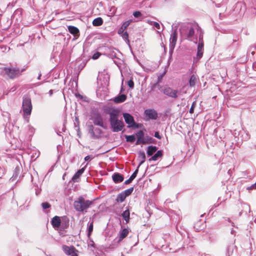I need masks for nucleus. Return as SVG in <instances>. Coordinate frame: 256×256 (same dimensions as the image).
<instances>
[{"instance_id":"nucleus-1","label":"nucleus","mask_w":256,"mask_h":256,"mask_svg":"<svg viewBox=\"0 0 256 256\" xmlns=\"http://www.w3.org/2000/svg\"><path fill=\"white\" fill-rule=\"evenodd\" d=\"M199 26L197 24H184L180 28V36L185 40L194 42L197 44V37L195 35V30H198Z\"/></svg>"},{"instance_id":"nucleus-2","label":"nucleus","mask_w":256,"mask_h":256,"mask_svg":"<svg viewBox=\"0 0 256 256\" xmlns=\"http://www.w3.org/2000/svg\"><path fill=\"white\" fill-rule=\"evenodd\" d=\"M109 114V122L110 128L113 132H118L122 130L124 124L122 119L120 120L119 110L116 108H110L106 111Z\"/></svg>"},{"instance_id":"nucleus-3","label":"nucleus","mask_w":256,"mask_h":256,"mask_svg":"<svg viewBox=\"0 0 256 256\" xmlns=\"http://www.w3.org/2000/svg\"><path fill=\"white\" fill-rule=\"evenodd\" d=\"M26 68L20 70L18 68H14L12 66L8 67H4L2 68L1 74L10 79H14L20 76Z\"/></svg>"},{"instance_id":"nucleus-4","label":"nucleus","mask_w":256,"mask_h":256,"mask_svg":"<svg viewBox=\"0 0 256 256\" xmlns=\"http://www.w3.org/2000/svg\"><path fill=\"white\" fill-rule=\"evenodd\" d=\"M92 204V201L86 200L82 196H80L78 198L77 200L74 201V208L75 210L78 212H86V210Z\"/></svg>"},{"instance_id":"nucleus-5","label":"nucleus","mask_w":256,"mask_h":256,"mask_svg":"<svg viewBox=\"0 0 256 256\" xmlns=\"http://www.w3.org/2000/svg\"><path fill=\"white\" fill-rule=\"evenodd\" d=\"M22 108L24 114L30 116L32 110L31 99L28 96H24L22 98Z\"/></svg>"},{"instance_id":"nucleus-6","label":"nucleus","mask_w":256,"mask_h":256,"mask_svg":"<svg viewBox=\"0 0 256 256\" xmlns=\"http://www.w3.org/2000/svg\"><path fill=\"white\" fill-rule=\"evenodd\" d=\"M90 119L94 125L100 126L104 129L107 128L106 126L104 124L103 118L100 113L95 112L93 114Z\"/></svg>"},{"instance_id":"nucleus-7","label":"nucleus","mask_w":256,"mask_h":256,"mask_svg":"<svg viewBox=\"0 0 256 256\" xmlns=\"http://www.w3.org/2000/svg\"><path fill=\"white\" fill-rule=\"evenodd\" d=\"M123 116L125 122L128 124V128H138V124L134 122L133 116L130 114L124 113L123 114Z\"/></svg>"},{"instance_id":"nucleus-8","label":"nucleus","mask_w":256,"mask_h":256,"mask_svg":"<svg viewBox=\"0 0 256 256\" xmlns=\"http://www.w3.org/2000/svg\"><path fill=\"white\" fill-rule=\"evenodd\" d=\"M178 91L176 90H173L168 86H166L163 90V92L164 94L174 98H178Z\"/></svg>"},{"instance_id":"nucleus-9","label":"nucleus","mask_w":256,"mask_h":256,"mask_svg":"<svg viewBox=\"0 0 256 256\" xmlns=\"http://www.w3.org/2000/svg\"><path fill=\"white\" fill-rule=\"evenodd\" d=\"M144 114L146 117L150 120H156L158 116L157 112L153 108L146 110Z\"/></svg>"},{"instance_id":"nucleus-10","label":"nucleus","mask_w":256,"mask_h":256,"mask_svg":"<svg viewBox=\"0 0 256 256\" xmlns=\"http://www.w3.org/2000/svg\"><path fill=\"white\" fill-rule=\"evenodd\" d=\"M136 136L137 138L136 144H146V142L144 139V132L142 130H140L136 134Z\"/></svg>"},{"instance_id":"nucleus-11","label":"nucleus","mask_w":256,"mask_h":256,"mask_svg":"<svg viewBox=\"0 0 256 256\" xmlns=\"http://www.w3.org/2000/svg\"><path fill=\"white\" fill-rule=\"evenodd\" d=\"M112 179L116 184L122 182L124 180L123 175L118 172H114L112 176Z\"/></svg>"},{"instance_id":"nucleus-12","label":"nucleus","mask_w":256,"mask_h":256,"mask_svg":"<svg viewBox=\"0 0 256 256\" xmlns=\"http://www.w3.org/2000/svg\"><path fill=\"white\" fill-rule=\"evenodd\" d=\"M62 250L64 253L68 255L71 256L76 253V249L72 246H68L66 245L62 246Z\"/></svg>"},{"instance_id":"nucleus-13","label":"nucleus","mask_w":256,"mask_h":256,"mask_svg":"<svg viewBox=\"0 0 256 256\" xmlns=\"http://www.w3.org/2000/svg\"><path fill=\"white\" fill-rule=\"evenodd\" d=\"M177 40V32L175 30L170 36V47L172 48H174L175 47L176 42Z\"/></svg>"},{"instance_id":"nucleus-14","label":"nucleus","mask_w":256,"mask_h":256,"mask_svg":"<svg viewBox=\"0 0 256 256\" xmlns=\"http://www.w3.org/2000/svg\"><path fill=\"white\" fill-rule=\"evenodd\" d=\"M130 230L129 228H124L120 230L119 232V237L118 242H121L124 238L128 234Z\"/></svg>"},{"instance_id":"nucleus-15","label":"nucleus","mask_w":256,"mask_h":256,"mask_svg":"<svg viewBox=\"0 0 256 256\" xmlns=\"http://www.w3.org/2000/svg\"><path fill=\"white\" fill-rule=\"evenodd\" d=\"M51 223L54 228H59L61 224L60 218L58 216H54L52 220Z\"/></svg>"},{"instance_id":"nucleus-16","label":"nucleus","mask_w":256,"mask_h":256,"mask_svg":"<svg viewBox=\"0 0 256 256\" xmlns=\"http://www.w3.org/2000/svg\"><path fill=\"white\" fill-rule=\"evenodd\" d=\"M146 154L144 152L140 151L138 153V160L140 162L138 166V168H140V166L144 163L146 160Z\"/></svg>"},{"instance_id":"nucleus-17","label":"nucleus","mask_w":256,"mask_h":256,"mask_svg":"<svg viewBox=\"0 0 256 256\" xmlns=\"http://www.w3.org/2000/svg\"><path fill=\"white\" fill-rule=\"evenodd\" d=\"M84 168H83L78 170L74 175L72 178V180L74 182H78L81 175L84 173Z\"/></svg>"},{"instance_id":"nucleus-18","label":"nucleus","mask_w":256,"mask_h":256,"mask_svg":"<svg viewBox=\"0 0 256 256\" xmlns=\"http://www.w3.org/2000/svg\"><path fill=\"white\" fill-rule=\"evenodd\" d=\"M163 152L162 150H158L156 153L152 156L150 158L148 159L150 162V161H156L158 160L160 158H161L162 156Z\"/></svg>"},{"instance_id":"nucleus-19","label":"nucleus","mask_w":256,"mask_h":256,"mask_svg":"<svg viewBox=\"0 0 256 256\" xmlns=\"http://www.w3.org/2000/svg\"><path fill=\"white\" fill-rule=\"evenodd\" d=\"M204 44L198 42L197 48V56L200 58L203 55Z\"/></svg>"},{"instance_id":"nucleus-20","label":"nucleus","mask_w":256,"mask_h":256,"mask_svg":"<svg viewBox=\"0 0 256 256\" xmlns=\"http://www.w3.org/2000/svg\"><path fill=\"white\" fill-rule=\"evenodd\" d=\"M126 98V95L124 94H120L116 96L114 99V102L116 104H119L124 102Z\"/></svg>"},{"instance_id":"nucleus-21","label":"nucleus","mask_w":256,"mask_h":256,"mask_svg":"<svg viewBox=\"0 0 256 256\" xmlns=\"http://www.w3.org/2000/svg\"><path fill=\"white\" fill-rule=\"evenodd\" d=\"M102 133V131L101 129L98 128H94V134L95 136H91V138L96 139L100 137L101 134Z\"/></svg>"},{"instance_id":"nucleus-22","label":"nucleus","mask_w":256,"mask_h":256,"mask_svg":"<svg viewBox=\"0 0 256 256\" xmlns=\"http://www.w3.org/2000/svg\"><path fill=\"white\" fill-rule=\"evenodd\" d=\"M130 215V210L128 209L124 210L122 214V216L123 219L126 221V224L128 223L129 222Z\"/></svg>"},{"instance_id":"nucleus-23","label":"nucleus","mask_w":256,"mask_h":256,"mask_svg":"<svg viewBox=\"0 0 256 256\" xmlns=\"http://www.w3.org/2000/svg\"><path fill=\"white\" fill-rule=\"evenodd\" d=\"M157 148L156 146H150L148 148L147 154L148 156L152 155L154 152H156Z\"/></svg>"},{"instance_id":"nucleus-24","label":"nucleus","mask_w":256,"mask_h":256,"mask_svg":"<svg viewBox=\"0 0 256 256\" xmlns=\"http://www.w3.org/2000/svg\"><path fill=\"white\" fill-rule=\"evenodd\" d=\"M20 170H21L20 166H17L16 167L12 176L11 178L12 180H15L18 178L20 172Z\"/></svg>"},{"instance_id":"nucleus-25","label":"nucleus","mask_w":256,"mask_h":256,"mask_svg":"<svg viewBox=\"0 0 256 256\" xmlns=\"http://www.w3.org/2000/svg\"><path fill=\"white\" fill-rule=\"evenodd\" d=\"M68 30L69 32L74 35H76L79 33L78 29L74 26H68Z\"/></svg>"},{"instance_id":"nucleus-26","label":"nucleus","mask_w":256,"mask_h":256,"mask_svg":"<svg viewBox=\"0 0 256 256\" xmlns=\"http://www.w3.org/2000/svg\"><path fill=\"white\" fill-rule=\"evenodd\" d=\"M197 33L198 35V42H202L204 44V31L200 26H199V28H198L197 30Z\"/></svg>"},{"instance_id":"nucleus-27","label":"nucleus","mask_w":256,"mask_h":256,"mask_svg":"<svg viewBox=\"0 0 256 256\" xmlns=\"http://www.w3.org/2000/svg\"><path fill=\"white\" fill-rule=\"evenodd\" d=\"M68 225H69V220L67 218H64L62 220V222H61V224H60L61 228L64 230V229L68 228Z\"/></svg>"},{"instance_id":"nucleus-28","label":"nucleus","mask_w":256,"mask_h":256,"mask_svg":"<svg viewBox=\"0 0 256 256\" xmlns=\"http://www.w3.org/2000/svg\"><path fill=\"white\" fill-rule=\"evenodd\" d=\"M103 20L101 18H94L92 21V24L94 26H100L102 25Z\"/></svg>"},{"instance_id":"nucleus-29","label":"nucleus","mask_w":256,"mask_h":256,"mask_svg":"<svg viewBox=\"0 0 256 256\" xmlns=\"http://www.w3.org/2000/svg\"><path fill=\"white\" fill-rule=\"evenodd\" d=\"M126 198V197L125 196L124 194L122 192L117 196L116 200L118 202H122L125 200Z\"/></svg>"},{"instance_id":"nucleus-30","label":"nucleus","mask_w":256,"mask_h":256,"mask_svg":"<svg viewBox=\"0 0 256 256\" xmlns=\"http://www.w3.org/2000/svg\"><path fill=\"white\" fill-rule=\"evenodd\" d=\"M108 50H109L110 53L108 54V56L111 58H116V53L115 52V50L116 49H114L112 48H108Z\"/></svg>"},{"instance_id":"nucleus-31","label":"nucleus","mask_w":256,"mask_h":256,"mask_svg":"<svg viewBox=\"0 0 256 256\" xmlns=\"http://www.w3.org/2000/svg\"><path fill=\"white\" fill-rule=\"evenodd\" d=\"M196 76L194 74H192L190 76V80L189 81L190 86H194L196 84Z\"/></svg>"},{"instance_id":"nucleus-32","label":"nucleus","mask_w":256,"mask_h":256,"mask_svg":"<svg viewBox=\"0 0 256 256\" xmlns=\"http://www.w3.org/2000/svg\"><path fill=\"white\" fill-rule=\"evenodd\" d=\"M88 133L90 134V136H95V135L94 134V126L92 124H88Z\"/></svg>"},{"instance_id":"nucleus-33","label":"nucleus","mask_w":256,"mask_h":256,"mask_svg":"<svg viewBox=\"0 0 256 256\" xmlns=\"http://www.w3.org/2000/svg\"><path fill=\"white\" fill-rule=\"evenodd\" d=\"M126 140L127 142H134L136 140V136L134 134L130 135V136H125Z\"/></svg>"},{"instance_id":"nucleus-34","label":"nucleus","mask_w":256,"mask_h":256,"mask_svg":"<svg viewBox=\"0 0 256 256\" xmlns=\"http://www.w3.org/2000/svg\"><path fill=\"white\" fill-rule=\"evenodd\" d=\"M133 190H134V187H131L122 192L124 194L125 196L127 197L128 196L132 194Z\"/></svg>"},{"instance_id":"nucleus-35","label":"nucleus","mask_w":256,"mask_h":256,"mask_svg":"<svg viewBox=\"0 0 256 256\" xmlns=\"http://www.w3.org/2000/svg\"><path fill=\"white\" fill-rule=\"evenodd\" d=\"M93 230V222L88 224V236H90Z\"/></svg>"},{"instance_id":"nucleus-36","label":"nucleus","mask_w":256,"mask_h":256,"mask_svg":"<svg viewBox=\"0 0 256 256\" xmlns=\"http://www.w3.org/2000/svg\"><path fill=\"white\" fill-rule=\"evenodd\" d=\"M121 36L123 39L126 41L127 43H129L128 34L127 32H124L121 34Z\"/></svg>"},{"instance_id":"nucleus-37","label":"nucleus","mask_w":256,"mask_h":256,"mask_svg":"<svg viewBox=\"0 0 256 256\" xmlns=\"http://www.w3.org/2000/svg\"><path fill=\"white\" fill-rule=\"evenodd\" d=\"M132 22V20H129L124 22L121 27H122L124 30L126 29V28Z\"/></svg>"},{"instance_id":"nucleus-38","label":"nucleus","mask_w":256,"mask_h":256,"mask_svg":"<svg viewBox=\"0 0 256 256\" xmlns=\"http://www.w3.org/2000/svg\"><path fill=\"white\" fill-rule=\"evenodd\" d=\"M148 22L150 24H154V26L157 29L160 30V24L157 22H152L150 20H148Z\"/></svg>"},{"instance_id":"nucleus-39","label":"nucleus","mask_w":256,"mask_h":256,"mask_svg":"<svg viewBox=\"0 0 256 256\" xmlns=\"http://www.w3.org/2000/svg\"><path fill=\"white\" fill-rule=\"evenodd\" d=\"M42 206L43 209L45 210L50 208V204L47 202H42Z\"/></svg>"},{"instance_id":"nucleus-40","label":"nucleus","mask_w":256,"mask_h":256,"mask_svg":"<svg viewBox=\"0 0 256 256\" xmlns=\"http://www.w3.org/2000/svg\"><path fill=\"white\" fill-rule=\"evenodd\" d=\"M142 15V13L140 11H136L133 13V16L136 18H140Z\"/></svg>"},{"instance_id":"nucleus-41","label":"nucleus","mask_w":256,"mask_h":256,"mask_svg":"<svg viewBox=\"0 0 256 256\" xmlns=\"http://www.w3.org/2000/svg\"><path fill=\"white\" fill-rule=\"evenodd\" d=\"M138 168H136V170L134 172V173L131 175V176H130V178L133 180L136 177V176H137V174H138Z\"/></svg>"},{"instance_id":"nucleus-42","label":"nucleus","mask_w":256,"mask_h":256,"mask_svg":"<svg viewBox=\"0 0 256 256\" xmlns=\"http://www.w3.org/2000/svg\"><path fill=\"white\" fill-rule=\"evenodd\" d=\"M28 132L30 134H34V131H35V129L30 125L28 126Z\"/></svg>"},{"instance_id":"nucleus-43","label":"nucleus","mask_w":256,"mask_h":256,"mask_svg":"<svg viewBox=\"0 0 256 256\" xmlns=\"http://www.w3.org/2000/svg\"><path fill=\"white\" fill-rule=\"evenodd\" d=\"M101 54H102L101 53H100L99 52H96L93 54L92 58L93 60H96L100 57V56Z\"/></svg>"},{"instance_id":"nucleus-44","label":"nucleus","mask_w":256,"mask_h":256,"mask_svg":"<svg viewBox=\"0 0 256 256\" xmlns=\"http://www.w3.org/2000/svg\"><path fill=\"white\" fill-rule=\"evenodd\" d=\"M128 84L130 88H134V82L132 80H130L128 82Z\"/></svg>"},{"instance_id":"nucleus-45","label":"nucleus","mask_w":256,"mask_h":256,"mask_svg":"<svg viewBox=\"0 0 256 256\" xmlns=\"http://www.w3.org/2000/svg\"><path fill=\"white\" fill-rule=\"evenodd\" d=\"M94 242L93 240H90V242H88V248H94Z\"/></svg>"},{"instance_id":"nucleus-46","label":"nucleus","mask_w":256,"mask_h":256,"mask_svg":"<svg viewBox=\"0 0 256 256\" xmlns=\"http://www.w3.org/2000/svg\"><path fill=\"white\" fill-rule=\"evenodd\" d=\"M195 106H196V104H194V102H193V104H192V105L190 109V110H189L190 113L192 114L194 112Z\"/></svg>"},{"instance_id":"nucleus-47","label":"nucleus","mask_w":256,"mask_h":256,"mask_svg":"<svg viewBox=\"0 0 256 256\" xmlns=\"http://www.w3.org/2000/svg\"><path fill=\"white\" fill-rule=\"evenodd\" d=\"M154 136L159 140H160L162 138V136H160L158 132H155Z\"/></svg>"},{"instance_id":"nucleus-48","label":"nucleus","mask_w":256,"mask_h":256,"mask_svg":"<svg viewBox=\"0 0 256 256\" xmlns=\"http://www.w3.org/2000/svg\"><path fill=\"white\" fill-rule=\"evenodd\" d=\"M124 30H125L124 28H123L122 27H120L118 30V34L121 35L124 32Z\"/></svg>"},{"instance_id":"nucleus-49","label":"nucleus","mask_w":256,"mask_h":256,"mask_svg":"<svg viewBox=\"0 0 256 256\" xmlns=\"http://www.w3.org/2000/svg\"><path fill=\"white\" fill-rule=\"evenodd\" d=\"M132 181V180L130 178L128 180H126L124 182V184H130Z\"/></svg>"},{"instance_id":"nucleus-50","label":"nucleus","mask_w":256,"mask_h":256,"mask_svg":"<svg viewBox=\"0 0 256 256\" xmlns=\"http://www.w3.org/2000/svg\"><path fill=\"white\" fill-rule=\"evenodd\" d=\"M93 157L91 156H86L85 158H84V160L86 161H87V160H90V159L92 158Z\"/></svg>"},{"instance_id":"nucleus-51","label":"nucleus","mask_w":256,"mask_h":256,"mask_svg":"<svg viewBox=\"0 0 256 256\" xmlns=\"http://www.w3.org/2000/svg\"><path fill=\"white\" fill-rule=\"evenodd\" d=\"M40 193V190H38V188L36 189V196H38Z\"/></svg>"},{"instance_id":"nucleus-52","label":"nucleus","mask_w":256,"mask_h":256,"mask_svg":"<svg viewBox=\"0 0 256 256\" xmlns=\"http://www.w3.org/2000/svg\"><path fill=\"white\" fill-rule=\"evenodd\" d=\"M250 188H256V183L250 186Z\"/></svg>"},{"instance_id":"nucleus-53","label":"nucleus","mask_w":256,"mask_h":256,"mask_svg":"<svg viewBox=\"0 0 256 256\" xmlns=\"http://www.w3.org/2000/svg\"><path fill=\"white\" fill-rule=\"evenodd\" d=\"M53 94V90H50V91H49V94H50V96H52Z\"/></svg>"},{"instance_id":"nucleus-54","label":"nucleus","mask_w":256,"mask_h":256,"mask_svg":"<svg viewBox=\"0 0 256 256\" xmlns=\"http://www.w3.org/2000/svg\"><path fill=\"white\" fill-rule=\"evenodd\" d=\"M42 76V74L40 73L38 77V80H40V77Z\"/></svg>"},{"instance_id":"nucleus-55","label":"nucleus","mask_w":256,"mask_h":256,"mask_svg":"<svg viewBox=\"0 0 256 256\" xmlns=\"http://www.w3.org/2000/svg\"><path fill=\"white\" fill-rule=\"evenodd\" d=\"M70 256H78L76 252L74 254H72Z\"/></svg>"},{"instance_id":"nucleus-56","label":"nucleus","mask_w":256,"mask_h":256,"mask_svg":"<svg viewBox=\"0 0 256 256\" xmlns=\"http://www.w3.org/2000/svg\"><path fill=\"white\" fill-rule=\"evenodd\" d=\"M230 232H231L232 234H234V230L233 229H232Z\"/></svg>"},{"instance_id":"nucleus-57","label":"nucleus","mask_w":256,"mask_h":256,"mask_svg":"<svg viewBox=\"0 0 256 256\" xmlns=\"http://www.w3.org/2000/svg\"><path fill=\"white\" fill-rule=\"evenodd\" d=\"M123 90H124L123 86H122V87H121V89H120V92H122L123 91Z\"/></svg>"},{"instance_id":"nucleus-58","label":"nucleus","mask_w":256,"mask_h":256,"mask_svg":"<svg viewBox=\"0 0 256 256\" xmlns=\"http://www.w3.org/2000/svg\"><path fill=\"white\" fill-rule=\"evenodd\" d=\"M60 132H60V131H58V132H56V133H57V134H58V135H60Z\"/></svg>"},{"instance_id":"nucleus-59","label":"nucleus","mask_w":256,"mask_h":256,"mask_svg":"<svg viewBox=\"0 0 256 256\" xmlns=\"http://www.w3.org/2000/svg\"><path fill=\"white\" fill-rule=\"evenodd\" d=\"M78 96L80 98H82V96H81L80 94H78Z\"/></svg>"},{"instance_id":"nucleus-60","label":"nucleus","mask_w":256,"mask_h":256,"mask_svg":"<svg viewBox=\"0 0 256 256\" xmlns=\"http://www.w3.org/2000/svg\"><path fill=\"white\" fill-rule=\"evenodd\" d=\"M251 54H252V55H254V51L252 52Z\"/></svg>"},{"instance_id":"nucleus-61","label":"nucleus","mask_w":256,"mask_h":256,"mask_svg":"<svg viewBox=\"0 0 256 256\" xmlns=\"http://www.w3.org/2000/svg\"><path fill=\"white\" fill-rule=\"evenodd\" d=\"M246 206L248 208V210H250V206H247V205H246Z\"/></svg>"},{"instance_id":"nucleus-62","label":"nucleus","mask_w":256,"mask_h":256,"mask_svg":"<svg viewBox=\"0 0 256 256\" xmlns=\"http://www.w3.org/2000/svg\"><path fill=\"white\" fill-rule=\"evenodd\" d=\"M254 10H255V11H256V8H254Z\"/></svg>"},{"instance_id":"nucleus-63","label":"nucleus","mask_w":256,"mask_h":256,"mask_svg":"<svg viewBox=\"0 0 256 256\" xmlns=\"http://www.w3.org/2000/svg\"><path fill=\"white\" fill-rule=\"evenodd\" d=\"M229 248H228V252L229 251Z\"/></svg>"}]
</instances>
